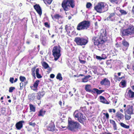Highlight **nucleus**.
I'll return each instance as SVG.
<instances>
[{"instance_id": "obj_20", "label": "nucleus", "mask_w": 134, "mask_h": 134, "mask_svg": "<svg viewBox=\"0 0 134 134\" xmlns=\"http://www.w3.org/2000/svg\"><path fill=\"white\" fill-rule=\"evenodd\" d=\"M100 102L103 103L107 104H108L109 103V102L103 96H100Z\"/></svg>"}, {"instance_id": "obj_14", "label": "nucleus", "mask_w": 134, "mask_h": 134, "mask_svg": "<svg viewBox=\"0 0 134 134\" xmlns=\"http://www.w3.org/2000/svg\"><path fill=\"white\" fill-rule=\"evenodd\" d=\"M115 13L113 12L110 14L109 16L105 20L113 21L115 19Z\"/></svg>"}, {"instance_id": "obj_53", "label": "nucleus", "mask_w": 134, "mask_h": 134, "mask_svg": "<svg viewBox=\"0 0 134 134\" xmlns=\"http://www.w3.org/2000/svg\"><path fill=\"white\" fill-rule=\"evenodd\" d=\"M100 32H102L101 33V34H102V32L103 33V34H106L107 33L105 30H101Z\"/></svg>"}, {"instance_id": "obj_25", "label": "nucleus", "mask_w": 134, "mask_h": 134, "mask_svg": "<svg viewBox=\"0 0 134 134\" xmlns=\"http://www.w3.org/2000/svg\"><path fill=\"white\" fill-rule=\"evenodd\" d=\"M104 90H99L98 89L94 88L93 89V93H96L97 94H101L102 92H104Z\"/></svg>"}, {"instance_id": "obj_43", "label": "nucleus", "mask_w": 134, "mask_h": 134, "mask_svg": "<svg viewBox=\"0 0 134 134\" xmlns=\"http://www.w3.org/2000/svg\"><path fill=\"white\" fill-rule=\"evenodd\" d=\"M109 111L110 113H111L112 111L114 113L116 112V110L114 109H109Z\"/></svg>"}, {"instance_id": "obj_26", "label": "nucleus", "mask_w": 134, "mask_h": 134, "mask_svg": "<svg viewBox=\"0 0 134 134\" xmlns=\"http://www.w3.org/2000/svg\"><path fill=\"white\" fill-rule=\"evenodd\" d=\"M91 77L90 75L85 76V77L82 79V82H87L88 81V79Z\"/></svg>"}, {"instance_id": "obj_32", "label": "nucleus", "mask_w": 134, "mask_h": 134, "mask_svg": "<svg viewBox=\"0 0 134 134\" xmlns=\"http://www.w3.org/2000/svg\"><path fill=\"white\" fill-rule=\"evenodd\" d=\"M45 111L43 110H41L39 113L38 115L39 116H43L45 114Z\"/></svg>"}, {"instance_id": "obj_42", "label": "nucleus", "mask_w": 134, "mask_h": 134, "mask_svg": "<svg viewBox=\"0 0 134 134\" xmlns=\"http://www.w3.org/2000/svg\"><path fill=\"white\" fill-rule=\"evenodd\" d=\"M44 25L46 27L48 28H49L50 27V25L48 22H45L44 23Z\"/></svg>"}, {"instance_id": "obj_13", "label": "nucleus", "mask_w": 134, "mask_h": 134, "mask_svg": "<svg viewBox=\"0 0 134 134\" xmlns=\"http://www.w3.org/2000/svg\"><path fill=\"white\" fill-rule=\"evenodd\" d=\"M34 7L38 14L41 16L42 14V10L40 5L36 4L34 5Z\"/></svg>"}, {"instance_id": "obj_19", "label": "nucleus", "mask_w": 134, "mask_h": 134, "mask_svg": "<svg viewBox=\"0 0 134 134\" xmlns=\"http://www.w3.org/2000/svg\"><path fill=\"white\" fill-rule=\"evenodd\" d=\"M51 16L52 18L54 20H58L59 19L63 18L62 16L58 14H56L53 15H51Z\"/></svg>"}, {"instance_id": "obj_60", "label": "nucleus", "mask_w": 134, "mask_h": 134, "mask_svg": "<svg viewBox=\"0 0 134 134\" xmlns=\"http://www.w3.org/2000/svg\"><path fill=\"white\" fill-rule=\"evenodd\" d=\"M26 43L27 44H29L30 43V42L29 41H26Z\"/></svg>"}, {"instance_id": "obj_45", "label": "nucleus", "mask_w": 134, "mask_h": 134, "mask_svg": "<svg viewBox=\"0 0 134 134\" xmlns=\"http://www.w3.org/2000/svg\"><path fill=\"white\" fill-rule=\"evenodd\" d=\"M20 89L22 90L23 89V83L22 82L20 83Z\"/></svg>"}, {"instance_id": "obj_64", "label": "nucleus", "mask_w": 134, "mask_h": 134, "mask_svg": "<svg viewBox=\"0 0 134 134\" xmlns=\"http://www.w3.org/2000/svg\"><path fill=\"white\" fill-rule=\"evenodd\" d=\"M132 89L134 91V86H132L131 87Z\"/></svg>"}, {"instance_id": "obj_15", "label": "nucleus", "mask_w": 134, "mask_h": 134, "mask_svg": "<svg viewBox=\"0 0 134 134\" xmlns=\"http://www.w3.org/2000/svg\"><path fill=\"white\" fill-rule=\"evenodd\" d=\"M24 123V121H20L17 122L15 125L16 129L18 130H20L23 127V124Z\"/></svg>"}, {"instance_id": "obj_37", "label": "nucleus", "mask_w": 134, "mask_h": 134, "mask_svg": "<svg viewBox=\"0 0 134 134\" xmlns=\"http://www.w3.org/2000/svg\"><path fill=\"white\" fill-rule=\"evenodd\" d=\"M125 118L126 119V120H129L130 118H131V116L130 115H127V114L126 113H125Z\"/></svg>"}, {"instance_id": "obj_9", "label": "nucleus", "mask_w": 134, "mask_h": 134, "mask_svg": "<svg viewBox=\"0 0 134 134\" xmlns=\"http://www.w3.org/2000/svg\"><path fill=\"white\" fill-rule=\"evenodd\" d=\"M125 113L131 115L134 114V106L131 105H128L127 106L126 109H124Z\"/></svg>"}, {"instance_id": "obj_18", "label": "nucleus", "mask_w": 134, "mask_h": 134, "mask_svg": "<svg viewBox=\"0 0 134 134\" xmlns=\"http://www.w3.org/2000/svg\"><path fill=\"white\" fill-rule=\"evenodd\" d=\"M35 71L36 75L38 74H39V68H38L36 69V67H34L32 69L31 71L32 75L34 77L35 79L36 78V76L35 73Z\"/></svg>"}, {"instance_id": "obj_35", "label": "nucleus", "mask_w": 134, "mask_h": 134, "mask_svg": "<svg viewBox=\"0 0 134 134\" xmlns=\"http://www.w3.org/2000/svg\"><path fill=\"white\" fill-rule=\"evenodd\" d=\"M42 65L43 67L45 69H47L49 67L48 64L45 62L43 63Z\"/></svg>"}, {"instance_id": "obj_46", "label": "nucleus", "mask_w": 134, "mask_h": 134, "mask_svg": "<svg viewBox=\"0 0 134 134\" xmlns=\"http://www.w3.org/2000/svg\"><path fill=\"white\" fill-rule=\"evenodd\" d=\"M103 114L105 115L107 119L109 118V115L108 113H104Z\"/></svg>"}, {"instance_id": "obj_44", "label": "nucleus", "mask_w": 134, "mask_h": 134, "mask_svg": "<svg viewBox=\"0 0 134 134\" xmlns=\"http://www.w3.org/2000/svg\"><path fill=\"white\" fill-rule=\"evenodd\" d=\"M120 83L122 86H124L126 85V82L125 81H123L120 82Z\"/></svg>"}, {"instance_id": "obj_36", "label": "nucleus", "mask_w": 134, "mask_h": 134, "mask_svg": "<svg viewBox=\"0 0 134 134\" xmlns=\"http://www.w3.org/2000/svg\"><path fill=\"white\" fill-rule=\"evenodd\" d=\"M119 12L121 14V15H125L127 14V12L125 10L123 9H120L119 10Z\"/></svg>"}, {"instance_id": "obj_48", "label": "nucleus", "mask_w": 134, "mask_h": 134, "mask_svg": "<svg viewBox=\"0 0 134 134\" xmlns=\"http://www.w3.org/2000/svg\"><path fill=\"white\" fill-rule=\"evenodd\" d=\"M14 80V78L13 77H10V81L12 83H13V80Z\"/></svg>"}, {"instance_id": "obj_2", "label": "nucleus", "mask_w": 134, "mask_h": 134, "mask_svg": "<svg viewBox=\"0 0 134 134\" xmlns=\"http://www.w3.org/2000/svg\"><path fill=\"white\" fill-rule=\"evenodd\" d=\"M61 5L65 11H68L70 10V8H74L75 6L74 0H63Z\"/></svg>"}, {"instance_id": "obj_50", "label": "nucleus", "mask_w": 134, "mask_h": 134, "mask_svg": "<svg viewBox=\"0 0 134 134\" xmlns=\"http://www.w3.org/2000/svg\"><path fill=\"white\" fill-rule=\"evenodd\" d=\"M29 124L30 125L32 126H34L35 125V123H33L31 122H29Z\"/></svg>"}, {"instance_id": "obj_11", "label": "nucleus", "mask_w": 134, "mask_h": 134, "mask_svg": "<svg viewBox=\"0 0 134 134\" xmlns=\"http://www.w3.org/2000/svg\"><path fill=\"white\" fill-rule=\"evenodd\" d=\"M100 83L102 85H104L108 87L110 86V82L108 79L105 78L100 82Z\"/></svg>"}, {"instance_id": "obj_8", "label": "nucleus", "mask_w": 134, "mask_h": 134, "mask_svg": "<svg viewBox=\"0 0 134 134\" xmlns=\"http://www.w3.org/2000/svg\"><path fill=\"white\" fill-rule=\"evenodd\" d=\"M75 41L79 45H85L88 42V38L77 37L75 38Z\"/></svg>"}, {"instance_id": "obj_1", "label": "nucleus", "mask_w": 134, "mask_h": 134, "mask_svg": "<svg viewBox=\"0 0 134 134\" xmlns=\"http://www.w3.org/2000/svg\"><path fill=\"white\" fill-rule=\"evenodd\" d=\"M107 34H100V35L96 36L93 38L95 45L100 46L103 44L107 40Z\"/></svg>"}, {"instance_id": "obj_61", "label": "nucleus", "mask_w": 134, "mask_h": 134, "mask_svg": "<svg viewBox=\"0 0 134 134\" xmlns=\"http://www.w3.org/2000/svg\"><path fill=\"white\" fill-rule=\"evenodd\" d=\"M128 34H122V35H123V36H128Z\"/></svg>"}, {"instance_id": "obj_10", "label": "nucleus", "mask_w": 134, "mask_h": 134, "mask_svg": "<svg viewBox=\"0 0 134 134\" xmlns=\"http://www.w3.org/2000/svg\"><path fill=\"white\" fill-rule=\"evenodd\" d=\"M125 34H134V26L132 25L129 26L128 28L123 30V33Z\"/></svg>"}, {"instance_id": "obj_58", "label": "nucleus", "mask_w": 134, "mask_h": 134, "mask_svg": "<svg viewBox=\"0 0 134 134\" xmlns=\"http://www.w3.org/2000/svg\"><path fill=\"white\" fill-rule=\"evenodd\" d=\"M94 24L95 26H97L98 25L97 22H95Z\"/></svg>"}, {"instance_id": "obj_55", "label": "nucleus", "mask_w": 134, "mask_h": 134, "mask_svg": "<svg viewBox=\"0 0 134 134\" xmlns=\"http://www.w3.org/2000/svg\"><path fill=\"white\" fill-rule=\"evenodd\" d=\"M55 75L53 74H51L50 75V77L51 78H53L54 77Z\"/></svg>"}, {"instance_id": "obj_16", "label": "nucleus", "mask_w": 134, "mask_h": 134, "mask_svg": "<svg viewBox=\"0 0 134 134\" xmlns=\"http://www.w3.org/2000/svg\"><path fill=\"white\" fill-rule=\"evenodd\" d=\"M134 97V92L132 91L131 90H129L127 93L126 98L129 99L130 98L133 99Z\"/></svg>"}, {"instance_id": "obj_49", "label": "nucleus", "mask_w": 134, "mask_h": 134, "mask_svg": "<svg viewBox=\"0 0 134 134\" xmlns=\"http://www.w3.org/2000/svg\"><path fill=\"white\" fill-rule=\"evenodd\" d=\"M96 58L98 60H101L102 59V58L101 57L97 55H96Z\"/></svg>"}, {"instance_id": "obj_63", "label": "nucleus", "mask_w": 134, "mask_h": 134, "mask_svg": "<svg viewBox=\"0 0 134 134\" xmlns=\"http://www.w3.org/2000/svg\"><path fill=\"white\" fill-rule=\"evenodd\" d=\"M121 73V72H118V75L119 76L120 75Z\"/></svg>"}, {"instance_id": "obj_52", "label": "nucleus", "mask_w": 134, "mask_h": 134, "mask_svg": "<svg viewBox=\"0 0 134 134\" xmlns=\"http://www.w3.org/2000/svg\"><path fill=\"white\" fill-rule=\"evenodd\" d=\"M65 30L67 32V34H70L71 33L70 30V29H66L65 28Z\"/></svg>"}, {"instance_id": "obj_40", "label": "nucleus", "mask_w": 134, "mask_h": 134, "mask_svg": "<svg viewBox=\"0 0 134 134\" xmlns=\"http://www.w3.org/2000/svg\"><path fill=\"white\" fill-rule=\"evenodd\" d=\"M23 28L22 30L23 31H26L27 30V26L26 25H23L22 26Z\"/></svg>"}, {"instance_id": "obj_5", "label": "nucleus", "mask_w": 134, "mask_h": 134, "mask_svg": "<svg viewBox=\"0 0 134 134\" xmlns=\"http://www.w3.org/2000/svg\"><path fill=\"white\" fill-rule=\"evenodd\" d=\"M90 26V22L88 20H84L79 23L77 27V30L87 29Z\"/></svg>"}, {"instance_id": "obj_12", "label": "nucleus", "mask_w": 134, "mask_h": 134, "mask_svg": "<svg viewBox=\"0 0 134 134\" xmlns=\"http://www.w3.org/2000/svg\"><path fill=\"white\" fill-rule=\"evenodd\" d=\"M40 81L37 80L34 83L32 86H30L31 89L34 91H37L38 90V86L39 83Z\"/></svg>"}, {"instance_id": "obj_62", "label": "nucleus", "mask_w": 134, "mask_h": 134, "mask_svg": "<svg viewBox=\"0 0 134 134\" xmlns=\"http://www.w3.org/2000/svg\"><path fill=\"white\" fill-rule=\"evenodd\" d=\"M59 103L60 105H61L62 104V102L61 101H59Z\"/></svg>"}, {"instance_id": "obj_3", "label": "nucleus", "mask_w": 134, "mask_h": 134, "mask_svg": "<svg viewBox=\"0 0 134 134\" xmlns=\"http://www.w3.org/2000/svg\"><path fill=\"white\" fill-rule=\"evenodd\" d=\"M94 8L97 12L101 13L107 11L108 9V6L106 3L100 2L95 6Z\"/></svg>"}, {"instance_id": "obj_29", "label": "nucleus", "mask_w": 134, "mask_h": 134, "mask_svg": "<svg viewBox=\"0 0 134 134\" xmlns=\"http://www.w3.org/2000/svg\"><path fill=\"white\" fill-rule=\"evenodd\" d=\"M111 3L113 4H118L121 2V0H110Z\"/></svg>"}, {"instance_id": "obj_23", "label": "nucleus", "mask_w": 134, "mask_h": 134, "mask_svg": "<svg viewBox=\"0 0 134 134\" xmlns=\"http://www.w3.org/2000/svg\"><path fill=\"white\" fill-rule=\"evenodd\" d=\"M44 95V93L43 92H39L37 94L36 98L38 100H40L41 98Z\"/></svg>"}, {"instance_id": "obj_24", "label": "nucleus", "mask_w": 134, "mask_h": 134, "mask_svg": "<svg viewBox=\"0 0 134 134\" xmlns=\"http://www.w3.org/2000/svg\"><path fill=\"white\" fill-rule=\"evenodd\" d=\"M55 127V126L54 124L52 123L48 127L47 129L49 131H53L54 130Z\"/></svg>"}, {"instance_id": "obj_6", "label": "nucleus", "mask_w": 134, "mask_h": 134, "mask_svg": "<svg viewBox=\"0 0 134 134\" xmlns=\"http://www.w3.org/2000/svg\"><path fill=\"white\" fill-rule=\"evenodd\" d=\"M74 116L81 123L83 124V122L86 120V118L80 112L77 110L75 111L74 113Z\"/></svg>"}, {"instance_id": "obj_22", "label": "nucleus", "mask_w": 134, "mask_h": 134, "mask_svg": "<svg viewBox=\"0 0 134 134\" xmlns=\"http://www.w3.org/2000/svg\"><path fill=\"white\" fill-rule=\"evenodd\" d=\"M91 85H90L87 84L85 85V88L87 91L91 92L93 94V89L91 90L90 89Z\"/></svg>"}, {"instance_id": "obj_38", "label": "nucleus", "mask_w": 134, "mask_h": 134, "mask_svg": "<svg viewBox=\"0 0 134 134\" xmlns=\"http://www.w3.org/2000/svg\"><path fill=\"white\" fill-rule=\"evenodd\" d=\"M92 6V4L90 2L87 3L86 4V7L87 8L89 9Z\"/></svg>"}, {"instance_id": "obj_7", "label": "nucleus", "mask_w": 134, "mask_h": 134, "mask_svg": "<svg viewBox=\"0 0 134 134\" xmlns=\"http://www.w3.org/2000/svg\"><path fill=\"white\" fill-rule=\"evenodd\" d=\"M60 48L59 47L55 46L53 48L52 53L54 57V60L57 61L61 56Z\"/></svg>"}, {"instance_id": "obj_34", "label": "nucleus", "mask_w": 134, "mask_h": 134, "mask_svg": "<svg viewBox=\"0 0 134 134\" xmlns=\"http://www.w3.org/2000/svg\"><path fill=\"white\" fill-rule=\"evenodd\" d=\"M56 78L57 79H59L60 81L62 80L63 79L61 74L60 73L58 74L56 77Z\"/></svg>"}, {"instance_id": "obj_30", "label": "nucleus", "mask_w": 134, "mask_h": 134, "mask_svg": "<svg viewBox=\"0 0 134 134\" xmlns=\"http://www.w3.org/2000/svg\"><path fill=\"white\" fill-rule=\"evenodd\" d=\"M30 110L31 111L35 112V107L32 104H30Z\"/></svg>"}, {"instance_id": "obj_54", "label": "nucleus", "mask_w": 134, "mask_h": 134, "mask_svg": "<svg viewBox=\"0 0 134 134\" xmlns=\"http://www.w3.org/2000/svg\"><path fill=\"white\" fill-rule=\"evenodd\" d=\"M80 61V62L82 64H85V61L84 60H81L80 59L79 60Z\"/></svg>"}, {"instance_id": "obj_59", "label": "nucleus", "mask_w": 134, "mask_h": 134, "mask_svg": "<svg viewBox=\"0 0 134 134\" xmlns=\"http://www.w3.org/2000/svg\"><path fill=\"white\" fill-rule=\"evenodd\" d=\"M69 94L71 96H72L73 95V94L71 93V92H69Z\"/></svg>"}, {"instance_id": "obj_47", "label": "nucleus", "mask_w": 134, "mask_h": 134, "mask_svg": "<svg viewBox=\"0 0 134 134\" xmlns=\"http://www.w3.org/2000/svg\"><path fill=\"white\" fill-rule=\"evenodd\" d=\"M102 59H104L107 58V57L106 56V55L104 54H102Z\"/></svg>"}, {"instance_id": "obj_31", "label": "nucleus", "mask_w": 134, "mask_h": 134, "mask_svg": "<svg viewBox=\"0 0 134 134\" xmlns=\"http://www.w3.org/2000/svg\"><path fill=\"white\" fill-rule=\"evenodd\" d=\"M120 125L122 127L127 129H128L130 127V126L127 125L121 122L120 124Z\"/></svg>"}, {"instance_id": "obj_39", "label": "nucleus", "mask_w": 134, "mask_h": 134, "mask_svg": "<svg viewBox=\"0 0 134 134\" xmlns=\"http://www.w3.org/2000/svg\"><path fill=\"white\" fill-rule=\"evenodd\" d=\"M20 80L22 82H24L26 80L25 77L21 76L20 77Z\"/></svg>"}, {"instance_id": "obj_56", "label": "nucleus", "mask_w": 134, "mask_h": 134, "mask_svg": "<svg viewBox=\"0 0 134 134\" xmlns=\"http://www.w3.org/2000/svg\"><path fill=\"white\" fill-rule=\"evenodd\" d=\"M131 11L132 13H134V5L132 7Z\"/></svg>"}, {"instance_id": "obj_17", "label": "nucleus", "mask_w": 134, "mask_h": 134, "mask_svg": "<svg viewBox=\"0 0 134 134\" xmlns=\"http://www.w3.org/2000/svg\"><path fill=\"white\" fill-rule=\"evenodd\" d=\"M122 44L124 47L122 48L123 50L126 51L127 50L129 46V43L125 40H124L122 41Z\"/></svg>"}, {"instance_id": "obj_21", "label": "nucleus", "mask_w": 134, "mask_h": 134, "mask_svg": "<svg viewBox=\"0 0 134 134\" xmlns=\"http://www.w3.org/2000/svg\"><path fill=\"white\" fill-rule=\"evenodd\" d=\"M115 117L118 119L119 120L124 118V116L123 114L120 112H118L116 114Z\"/></svg>"}, {"instance_id": "obj_41", "label": "nucleus", "mask_w": 134, "mask_h": 134, "mask_svg": "<svg viewBox=\"0 0 134 134\" xmlns=\"http://www.w3.org/2000/svg\"><path fill=\"white\" fill-rule=\"evenodd\" d=\"M15 89V87H10L9 90V92L11 93Z\"/></svg>"}, {"instance_id": "obj_57", "label": "nucleus", "mask_w": 134, "mask_h": 134, "mask_svg": "<svg viewBox=\"0 0 134 134\" xmlns=\"http://www.w3.org/2000/svg\"><path fill=\"white\" fill-rule=\"evenodd\" d=\"M35 38H38V35H37V34H36L35 35Z\"/></svg>"}, {"instance_id": "obj_28", "label": "nucleus", "mask_w": 134, "mask_h": 134, "mask_svg": "<svg viewBox=\"0 0 134 134\" xmlns=\"http://www.w3.org/2000/svg\"><path fill=\"white\" fill-rule=\"evenodd\" d=\"M41 41L42 44L44 46L46 45L47 43V40L45 37L42 38L41 39Z\"/></svg>"}, {"instance_id": "obj_4", "label": "nucleus", "mask_w": 134, "mask_h": 134, "mask_svg": "<svg viewBox=\"0 0 134 134\" xmlns=\"http://www.w3.org/2000/svg\"><path fill=\"white\" fill-rule=\"evenodd\" d=\"M80 128L79 123L73 121L68 120V129L73 132L76 131L78 129Z\"/></svg>"}, {"instance_id": "obj_51", "label": "nucleus", "mask_w": 134, "mask_h": 134, "mask_svg": "<svg viewBox=\"0 0 134 134\" xmlns=\"http://www.w3.org/2000/svg\"><path fill=\"white\" fill-rule=\"evenodd\" d=\"M36 77L38 78H41L42 77V76L40 74L36 75Z\"/></svg>"}, {"instance_id": "obj_27", "label": "nucleus", "mask_w": 134, "mask_h": 134, "mask_svg": "<svg viewBox=\"0 0 134 134\" xmlns=\"http://www.w3.org/2000/svg\"><path fill=\"white\" fill-rule=\"evenodd\" d=\"M110 122L111 124H112L113 126L114 129L115 130L117 129L116 125L115 122L112 120H110Z\"/></svg>"}, {"instance_id": "obj_33", "label": "nucleus", "mask_w": 134, "mask_h": 134, "mask_svg": "<svg viewBox=\"0 0 134 134\" xmlns=\"http://www.w3.org/2000/svg\"><path fill=\"white\" fill-rule=\"evenodd\" d=\"M53 1V0H43L44 3L46 4H50Z\"/></svg>"}]
</instances>
